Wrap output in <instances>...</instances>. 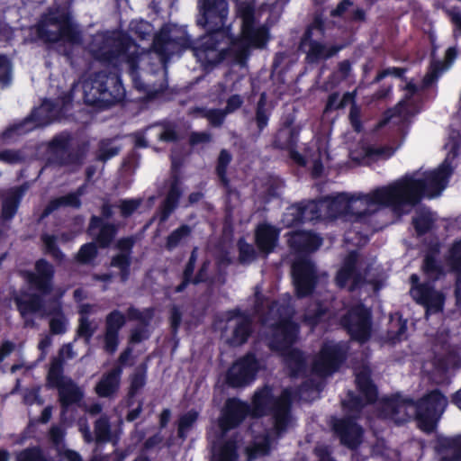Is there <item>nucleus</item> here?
Wrapping results in <instances>:
<instances>
[{
    "label": "nucleus",
    "instance_id": "79ce46f5",
    "mask_svg": "<svg viewBox=\"0 0 461 461\" xmlns=\"http://www.w3.org/2000/svg\"><path fill=\"white\" fill-rule=\"evenodd\" d=\"M328 307L317 301L312 308H308L303 314V321L310 327L315 328L328 313Z\"/></svg>",
    "mask_w": 461,
    "mask_h": 461
},
{
    "label": "nucleus",
    "instance_id": "39448f33",
    "mask_svg": "<svg viewBox=\"0 0 461 461\" xmlns=\"http://www.w3.org/2000/svg\"><path fill=\"white\" fill-rule=\"evenodd\" d=\"M55 268L45 258L36 260L34 271H27L25 279L27 283L39 293L28 294L27 298L17 296L14 298L16 309L24 320L25 327H32L33 320L27 319L29 314H35L44 308L43 296L49 295L53 291Z\"/></svg>",
    "mask_w": 461,
    "mask_h": 461
},
{
    "label": "nucleus",
    "instance_id": "9d476101",
    "mask_svg": "<svg viewBox=\"0 0 461 461\" xmlns=\"http://www.w3.org/2000/svg\"><path fill=\"white\" fill-rule=\"evenodd\" d=\"M64 358L61 355L51 359L47 374V384L59 390V400L63 409L77 404L83 399L81 389L71 380L64 381Z\"/></svg>",
    "mask_w": 461,
    "mask_h": 461
},
{
    "label": "nucleus",
    "instance_id": "774afa93",
    "mask_svg": "<svg viewBox=\"0 0 461 461\" xmlns=\"http://www.w3.org/2000/svg\"><path fill=\"white\" fill-rule=\"evenodd\" d=\"M358 254L356 250L350 251L342 262L340 267L350 270L354 273H360L357 268Z\"/></svg>",
    "mask_w": 461,
    "mask_h": 461
},
{
    "label": "nucleus",
    "instance_id": "4d7b16f0",
    "mask_svg": "<svg viewBox=\"0 0 461 461\" xmlns=\"http://www.w3.org/2000/svg\"><path fill=\"white\" fill-rule=\"evenodd\" d=\"M239 248V261L241 264H249L257 258V252L254 247L246 242L244 239H240L238 241Z\"/></svg>",
    "mask_w": 461,
    "mask_h": 461
},
{
    "label": "nucleus",
    "instance_id": "ddd939ff",
    "mask_svg": "<svg viewBox=\"0 0 461 461\" xmlns=\"http://www.w3.org/2000/svg\"><path fill=\"white\" fill-rule=\"evenodd\" d=\"M356 386L362 396L349 392L345 406L351 411L359 412L366 405L376 402L378 389L372 380L370 370L367 368H364L356 375Z\"/></svg>",
    "mask_w": 461,
    "mask_h": 461
},
{
    "label": "nucleus",
    "instance_id": "c9c22d12",
    "mask_svg": "<svg viewBox=\"0 0 461 461\" xmlns=\"http://www.w3.org/2000/svg\"><path fill=\"white\" fill-rule=\"evenodd\" d=\"M81 206V200L77 199L76 194L69 193L66 195L57 197L50 201L45 209L43 210L41 218H45L53 212L57 211L61 207H70L74 209H79Z\"/></svg>",
    "mask_w": 461,
    "mask_h": 461
},
{
    "label": "nucleus",
    "instance_id": "0eeeda50",
    "mask_svg": "<svg viewBox=\"0 0 461 461\" xmlns=\"http://www.w3.org/2000/svg\"><path fill=\"white\" fill-rule=\"evenodd\" d=\"M83 91L85 102L99 108L120 102L125 95L118 73L106 70L89 76L83 83Z\"/></svg>",
    "mask_w": 461,
    "mask_h": 461
},
{
    "label": "nucleus",
    "instance_id": "37998d69",
    "mask_svg": "<svg viewBox=\"0 0 461 461\" xmlns=\"http://www.w3.org/2000/svg\"><path fill=\"white\" fill-rule=\"evenodd\" d=\"M199 418V412L194 409L189 410L180 415L177 420V437L185 439L188 432L193 429Z\"/></svg>",
    "mask_w": 461,
    "mask_h": 461
},
{
    "label": "nucleus",
    "instance_id": "8fccbe9b",
    "mask_svg": "<svg viewBox=\"0 0 461 461\" xmlns=\"http://www.w3.org/2000/svg\"><path fill=\"white\" fill-rule=\"evenodd\" d=\"M445 302V294L441 291H438L426 303H423L421 306L425 308L426 315L438 314L443 312Z\"/></svg>",
    "mask_w": 461,
    "mask_h": 461
},
{
    "label": "nucleus",
    "instance_id": "ea45409f",
    "mask_svg": "<svg viewBox=\"0 0 461 461\" xmlns=\"http://www.w3.org/2000/svg\"><path fill=\"white\" fill-rule=\"evenodd\" d=\"M352 281L348 286V291H355L362 282L360 273H354L350 270L340 267L335 276V284L339 289H344L348 281Z\"/></svg>",
    "mask_w": 461,
    "mask_h": 461
},
{
    "label": "nucleus",
    "instance_id": "dca6fc26",
    "mask_svg": "<svg viewBox=\"0 0 461 461\" xmlns=\"http://www.w3.org/2000/svg\"><path fill=\"white\" fill-rule=\"evenodd\" d=\"M58 110L53 102L45 100L32 112L30 118L8 127L3 132V137L11 138L14 133L23 134L35 127L47 125L56 118Z\"/></svg>",
    "mask_w": 461,
    "mask_h": 461
},
{
    "label": "nucleus",
    "instance_id": "b1692460",
    "mask_svg": "<svg viewBox=\"0 0 461 461\" xmlns=\"http://www.w3.org/2000/svg\"><path fill=\"white\" fill-rule=\"evenodd\" d=\"M26 192L24 185L14 186L0 192L2 200L1 221L7 222L16 214L20 202Z\"/></svg>",
    "mask_w": 461,
    "mask_h": 461
},
{
    "label": "nucleus",
    "instance_id": "6e6552de",
    "mask_svg": "<svg viewBox=\"0 0 461 461\" xmlns=\"http://www.w3.org/2000/svg\"><path fill=\"white\" fill-rule=\"evenodd\" d=\"M324 32V23L321 16L316 15L312 23L303 33L300 49L306 53V59L310 63H316L321 59H328L341 50L344 45H327L318 41Z\"/></svg>",
    "mask_w": 461,
    "mask_h": 461
},
{
    "label": "nucleus",
    "instance_id": "f257e3e1",
    "mask_svg": "<svg viewBox=\"0 0 461 461\" xmlns=\"http://www.w3.org/2000/svg\"><path fill=\"white\" fill-rule=\"evenodd\" d=\"M197 7L196 23L207 33L194 42L183 27L165 25L153 40L156 62H151L149 53L140 54L130 37L116 32L95 34L88 50L95 59L115 68L125 65L135 87L154 95L167 87L165 64L172 55L191 49L201 63L215 65L224 59L228 50L241 59L249 55V47L262 48L267 41L268 30L258 23L255 9L249 3L238 5L242 20L241 40H234L225 28L229 14L227 0H199Z\"/></svg>",
    "mask_w": 461,
    "mask_h": 461
},
{
    "label": "nucleus",
    "instance_id": "6e6d98bb",
    "mask_svg": "<svg viewBox=\"0 0 461 461\" xmlns=\"http://www.w3.org/2000/svg\"><path fill=\"white\" fill-rule=\"evenodd\" d=\"M70 136L68 133H60L55 136L50 142V149L57 158L60 154L69 149Z\"/></svg>",
    "mask_w": 461,
    "mask_h": 461
},
{
    "label": "nucleus",
    "instance_id": "4468645a",
    "mask_svg": "<svg viewBox=\"0 0 461 461\" xmlns=\"http://www.w3.org/2000/svg\"><path fill=\"white\" fill-rule=\"evenodd\" d=\"M270 330L268 348L274 352L283 353L296 342L300 327L292 318L284 317L273 323Z\"/></svg>",
    "mask_w": 461,
    "mask_h": 461
},
{
    "label": "nucleus",
    "instance_id": "7ed1b4c3",
    "mask_svg": "<svg viewBox=\"0 0 461 461\" xmlns=\"http://www.w3.org/2000/svg\"><path fill=\"white\" fill-rule=\"evenodd\" d=\"M447 405V398L438 388L427 392L417 400L410 397L393 398L386 403L393 419L399 424L409 420L407 409L413 408L418 428L427 434L436 430Z\"/></svg>",
    "mask_w": 461,
    "mask_h": 461
},
{
    "label": "nucleus",
    "instance_id": "864d4df0",
    "mask_svg": "<svg viewBox=\"0 0 461 461\" xmlns=\"http://www.w3.org/2000/svg\"><path fill=\"white\" fill-rule=\"evenodd\" d=\"M438 290L435 289L430 281L423 282L419 285L418 289L414 288V292L411 294L412 299L420 305L426 303L429 298L435 294Z\"/></svg>",
    "mask_w": 461,
    "mask_h": 461
},
{
    "label": "nucleus",
    "instance_id": "cd10ccee",
    "mask_svg": "<svg viewBox=\"0 0 461 461\" xmlns=\"http://www.w3.org/2000/svg\"><path fill=\"white\" fill-rule=\"evenodd\" d=\"M182 194V190L177 179H175L168 190V193L160 207L158 213L153 217L151 221H158V228H163L162 224L167 220L169 215L177 207L179 198Z\"/></svg>",
    "mask_w": 461,
    "mask_h": 461
},
{
    "label": "nucleus",
    "instance_id": "5701e85b",
    "mask_svg": "<svg viewBox=\"0 0 461 461\" xmlns=\"http://www.w3.org/2000/svg\"><path fill=\"white\" fill-rule=\"evenodd\" d=\"M291 249L298 256H308L322 245V238L318 232H287Z\"/></svg>",
    "mask_w": 461,
    "mask_h": 461
},
{
    "label": "nucleus",
    "instance_id": "f8f14e48",
    "mask_svg": "<svg viewBox=\"0 0 461 461\" xmlns=\"http://www.w3.org/2000/svg\"><path fill=\"white\" fill-rule=\"evenodd\" d=\"M260 370V362L255 353L248 352L229 367L225 382L230 388H241L250 384Z\"/></svg>",
    "mask_w": 461,
    "mask_h": 461
},
{
    "label": "nucleus",
    "instance_id": "423d86ee",
    "mask_svg": "<svg viewBox=\"0 0 461 461\" xmlns=\"http://www.w3.org/2000/svg\"><path fill=\"white\" fill-rule=\"evenodd\" d=\"M38 37L44 42L62 41L71 45L82 42L81 32L72 21L70 13L61 6L50 7L36 24Z\"/></svg>",
    "mask_w": 461,
    "mask_h": 461
},
{
    "label": "nucleus",
    "instance_id": "bb28decb",
    "mask_svg": "<svg viewBox=\"0 0 461 461\" xmlns=\"http://www.w3.org/2000/svg\"><path fill=\"white\" fill-rule=\"evenodd\" d=\"M415 230H431L433 229H449L456 228V221L438 219L429 210L423 209L417 212L412 220Z\"/></svg>",
    "mask_w": 461,
    "mask_h": 461
},
{
    "label": "nucleus",
    "instance_id": "3c124183",
    "mask_svg": "<svg viewBox=\"0 0 461 461\" xmlns=\"http://www.w3.org/2000/svg\"><path fill=\"white\" fill-rule=\"evenodd\" d=\"M94 432L97 443H105L111 439V425L106 417L98 418L94 424Z\"/></svg>",
    "mask_w": 461,
    "mask_h": 461
},
{
    "label": "nucleus",
    "instance_id": "f03ea898",
    "mask_svg": "<svg viewBox=\"0 0 461 461\" xmlns=\"http://www.w3.org/2000/svg\"><path fill=\"white\" fill-rule=\"evenodd\" d=\"M453 169L446 159L437 169L407 174L393 183L367 194H339L321 204L330 218L371 224L384 213V208L400 217L409 213L423 197L438 196L447 187Z\"/></svg>",
    "mask_w": 461,
    "mask_h": 461
},
{
    "label": "nucleus",
    "instance_id": "4be33fe9",
    "mask_svg": "<svg viewBox=\"0 0 461 461\" xmlns=\"http://www.w3.org/2000/svg\"><path fill=\"white\" fill-rule=\"evenodd\" d=\"M320 206L315 202H309L305 205H294L287 208L283 215L285 228H294L303 221H311L320 218Z\"/></svg>",
    "mask_w": 461,
    "mask_h": 461
},
{
    "label": "nucleus",
    "instance_id": "a19ab883",
    "mask_svg": "<svg viewBox=\"0 0 461 461\" xmlns=\"http://www.w3.org/2000/svg\"><path fill=\"white\" fill-rule=\"evenodd\" d=\"M84 158L85 152L78 148L77 149H67V152L60 154L56 159L60 166L75 170L82 166Z\"/></svg>",
    "mask_w": 461,
    "mask_h": 461
},
{
    "label": "nucleus",
    "instance_id": "de8ad7c7",
    "mask_svg": "<svg viewBox=\"0 0 461 461\" xmlns=\"http://www.w3.org/2000/svg\"><path fill=\"white\" fill-rule=\"evenodd\" d=\"M194 113H197L199 116L207 119L210 125L215 128L223 124L227 115L223 109L196 108Z\"/></svg>",
    "mask_w": 461,
    "mask_h": 461
},
{
    "label": "nucleus",
    "instance_id": "1a4fd4ad",
    "mask_svg": "<svg viewBox=\"0 0 461 461\" xmlns=\"http://www.w3.org/2000/svg\"><path fill=\"white\" fill-rule=\"evenodd\" d=\"M349 346L344 341H324L312 362V371L320 376H330L337 373L346 363Z\"/></svg>",
    "mask_w": 461,
    "mask_h": 461
},
{
    "label": "nucleus",
    "instance_id": "603ef678",
    "mask_svg": "<svg viewBox=\"0 0 461 461\" xmlns=\"http://www.w3.org/2000/svg\"><path fill=\"white\" fill-rule=\"evenodd\" d=\"M41 240L44 244L46 254L50 255L56 261L61 262L64 260L65 255L60 250L55 236L43 232Z\"/></svg>",
    "mask_w": 461,
    "mask_h": 461
},
{
    "label": "nucleus",
    "instance_id": "aec40b11",
    "mask_svg": "<svg viewBox=\"0 0 461 461\" xmlns=\"http://www.w3.org/2000/svg\"><path fill=\"white\" fill-rule=\"evenodd\" d=\"M135 240L132 237L122 238L115 248L120 251L113 256L110 261V267L120 270L119 276L122 283L129 280L131 276V254Z\"/></svg>",
    "mask_w": 461,
    "mask_h": 461
},
{
    "label": "nucleus",
    "instance_id": "bf43d9fd",
    "mask_svg": "<svg viewBox=\"0 0 461 461\" xmlns=\"http://www.w3.org/2000/svg\"><path fill=\"white\" fill-rule=\"evenodd\" d=\"M257 125L258 130L261 131L267 125L268 122V113L266 108V95L262 94L256 110V117H255Z\"/></svg>",
    "mask_w": 461,
    "mask_h": 461
},
{
    "label": "nucleus",
    "instance_id": "e433bc0d",
    "mask_svg": "<svg viewBox=\"0 0 461 461\" xmlns=\"http://www.w3.org/2000/svg\"><path fill=\"white\" fill-rule=\"evenodd\" d=\"M421 270L429 281L434 283L446 276L444 266L439 258L423 257Z\"/></svg>",
    "mask_w": 461,
    "mask_h": 461
},
{
    "label": "nucleus",
    "instance_id": "5fc2aeb1",
    "mask_svg": "<svg viewBox=\"0 0 461 461\" xmlns=\"http://www.w3.org/2000/svg\"><path fill=\"white\" fill-rule=\"evenodd\" d=\"M125 317L129 321H138L147 327L153 317V309L147 308L141 312L134 306H130L126 311Z\"/></svg>",
    "mask_w": 461,
    "mask_h": 461
},
{
    "label": "nucleus",
    "instance_id": "2f4dec72",
    "mask_svg": "<svg viewBox=\"0 0 461 461\" xmlns=\"http://www.w3.org/2000/svg\"><path fill=\"white\" fill-rule=\"evenodd\" d=\"M62 295L63 294L61 293L50 300L51 303L55 304L50 309V314L56 315L50 320V330L54 335H61L67 331V321L60 303Z\"/></svg>",
    "mask_w": 461,
    "mask_h": 461
},
{
    "label": "nucleus",
    "instance_id": "e2e57ef3",
    "mask_svg": "<svg viewBox=\"0 0 461 461\" xmlns=\"http://www.w3.org/2000/svg\"><path fill=\"white\" fill-rule=\"evenodd\" d=\"M12 78V63L5 55H0V83L8 85Z\"/></svg>",
    "mask_w": 461,
    "mask_h": 461
},
{
    "label": "nucleus",
    "instance_id": "473e14b6",
    "mask_svg": "<svg viewBox=\"0 0 461 461\" xmlns=\"http://www.w3.org/2000/svg\"><path fill=\"white\" fill-rule=\"evenodd\" d=\"M238 450L237 440L233 438H227L214 448L211 461H238Z\"/></svg>",
    "mask_w": 461,
    "mask_h": 461
},
{
    "label": "nucleus",
    "instance_id": "f704fd0d",
    "mask_svg": "<svg viewBox=\"0 0 461 461\" xmlns=\"http://www.w3.org/2000/svg\"><path fill=\"white\" fill-rule=\"evenodd\" d=\"M148 365L143 362L138 365L130 375L128 387L130 398H135L147 384Z\"/></svg>",
    "mask_w": 461,
    "mask_h": 461
},
{
    "label": "nucleus",
    "instance_id": "a18cd8bd",
    "mask_svg": "<svg viewBox=\"0 0 461 461\" xmlns=\"http://www.w3.org/2000/svg\"><path fill=\"white\" fill-rule=\"evenodd\" d=\"M446 262L450 272L461 274V239L455 240L448 249Z\"/></svg>",
    "mask_w": 461,
    "mask_h": 461
},
{
    "label": "nucleus",
    "instance_id": "c756f323",
    "mask_svg": "<svg viewBox=\"0 0 461 461\" xmlns=\"http://www.w3.org/2000/svg\"><path fill=\"white\" fill-rule=\"evenodd\" d=\"M198 258V248L194 247V249L191 251L190 257L184 267V270L182 272L181 276V283L177 285H176L173 288H167L165 291V294L167 296H169L170 294H180L185 291V289L188 287L189 285H192L193 279L194 277V272Z\"/></svg>",
    "mask_w": 461,
    "mask_h": 461
},
{
    "label": "nucleus",
    "instance_id": "4c0bfd02",
    "mask_svg": "<svg viewBox=\"0 0 461 461\" xmlns=\"http://www.w3.org/2000/svg\"><path fill=\"white\" fill-rule=\"evenodd\" d=\"M281 232H255V243L260 253L266 257L272 253L278 244Z\"/></svg>",
    "mask_w": 461,
    "mask_h": 461
},
{
    "label": "nucleus",
    "instance_id": "393cba45",
    "mask_svg": "<svg viewBox=\"0 0 461 461\" xmlns=\"http://www.w3.org/2000/svg\"><path fill=\"white\" fill-rule=\"evenodd\" d=\"M122 368L113 366L111 370L105 372L95 386V393L102 398L113 397L120 388Z\"/></svg>",
    "mask_w": 461,
    "mask_h": 461
},
{
    "label": "nucleus",
    "instance_id": "f3484780",
    "mask_svg": "<svg viewBox=\"0 0 461 461\" xmlns=\"http://www.w3.org/2000/svg\"><path fill=\"white\" fill-rule=\"evenodd\" d=\"M248 416L251 417L250 405L238 397H230L221 411L218 426L222 433H227L240 427Z\"/></svg>",
    "mask_w": 461,
    "mask_h": 461
},
{
    "label": "nucleus",
    "instance_id": "9b49d317",
    "mask_svg": "<svg viewBox=\"0 0 461 461\" xmlns=\"http://www.w3.org/2000/svg\"><path fill=\"white\" fill-rule=\"evenodd\" d=\"M339 323L352 341L366 343L372 336V312L364 303L349 308L340 318Z\"/></svg>",
    "mask_w": 461,
    "mask_h": 461
},
{
    "label": "nucleus",
    "instance_id": "6ab92c4d",
    "mask_svg": "<svg viewBox=\"0 0 461 461\" xmlns=\"http://www.w3.org/2000/svg\"><path fill=\"white\" fill-rule=\"evenodd\" d=\"M332 429L340 443L348 448L355 450L361 445L363 429L353 418L337 419L333 422Z\"/></svg>",
    "mask_w": 461,
    "mask_h": 461
},
{
    "label": "nucleus",
    "instance_id": "72a5a7b5",
    "mask_svg": "<svg viewBox=\"0 0 461 461\" xmlns=\"http://www.w3.org/2000/svg\"><path fill=\"white\" fill-rule=\"evenodd\" d=\"M232 160V155L227 149H221L219 153L216 161L215 172L219 177L221 184L226 188L230 194H237V190L232 188L230 185V180L227 177V168Z\"/></svg>",
    "mask_w": 461,
    "mask_h": 461
},
{
    "label": "nucleus",
    "instance_id": "412c9836",
    "mask_svg": "<svg viewBox=\"0 0 461 461\" xmlns=\"http://www.w3.org/2000/svg\"><path fill=\"white\" fill-rule=\"evenodd\" d=\"M126 323L125 315L119 310H113L105 318L104 348L109 354H113L119 345V332Z\"/></svg>",
    "mask_w": 461,
    "mask_h": 461
},
{
    "label": "nucleus",
    "instance_id": "7c9ffc66",
    "mask_svg": "<svg viewBox=\"0 0 461 461\" xmlns=\"http://www.w3.org/2000/svg\"><path fill=\"white\" fill-rule=\"evenodd\" d=\"M253 333L252 317H245L238 320L229 339V344L233 347H240L246 344Z\"/></svg>",
    "mask_w": 461,
    "mask_h": 461
},
{
    "label": "nucleus",
    "instance_id": "c85d7f7f",
    "mask_svg": "<svg viewBox=\"0 0 461 461\" xmlns=\"http://www.w3.org/2000/svg\"><path fill=\"white\" fill-rule=\"evenodd\" d=\"M278 354L283 357L284 364L288 369L290 377H298L305 373L307 363L303 350L297 348H290L287 351Z\"/></svg>",
    "mask_w": 461,
    "mask_h": 461
},
{
    "label": "nucleus",
    "instance_id": "c03bdc74",
    "mask_svg": "<svg viewBox=\"0 0 461 461\" xmlns=\"http://www.w3.org/2000/svg\"><path fill=\"white\" fill-rule=\"evenodd\" d=\"M147 131H155L158 139L161 141L173 142L178 140L176 126L172 122L160 123L148 128Z\"/></svg>",
    "mask_w": 461,
    "mask_h": 461
},
{
    "label": "nucleus",
    "instance_id": "338daca9",
    "mask_svg": "<svg viewBox=\"0 0 461 461\" xmlns=\"http://www.w3.org/2000/svg\"><path fill=\"white\" fill-rule=\"evenodd\" d=\"M117 233L118 232H97L95 241L93 242L96 244L97 249H106L113 243Z\"/></svg>",
    "mask_w": 461,
    "mask_h": 461
},
{
    "label": "nucleus",
    "instance_id": "680f3d73",
    "mask_svg": "<svg viewBox=\"0 0 461 461\" xmlns=\"http://www.w3.org/2000/svg\"><path fill=\"white\" fill-rule=\"evenodd\" d=\"M141 199H123L120 200L117 207L120 209L123 217H128L133 213L141 204Z\"/></svg>",
    "mask_w": 461,
    "mask_h": 461
},
{
    "label": "nucleus",
    "instance_id": "20e7f679",
    "mask_svg": "<svg viewBox=\"0 0 461 461\" xmlns=\"http://www.w3.org/2000/svg\"><path fill=\"white\" fill-rule=\"evenodd\" d=\"M249 405L252 418L272 417L273 433L276 438H282L288 431L293 420V400L289 390L276 396L272 387L265 384L255 391Z\"/></svg>",
    "mask_w": 461,
    "mask_h": 461
},
{
    "label": "nucleus",
    "instance_id": "a211bd4d",
    "mask_svg": "<svg viewBox=\"0 0 461 461\" xmlns=\"http://www.w3.org/2000/svg\"><path fill=\"white\" fill-rule=\"evenodd\" d=\"M402 90L405 92L403 98L393 109L387 112L386 121L395 120L394 122L408 121L420 112V98L416 96L419 87L410 81Z\"/></svg>",
    "mask_w": 461,
    "mask_h": 461
},
{
    "label": "nucleus",
    "instance_id": "0e129e2a",
    "mask_svg": "<svg viewBox=\"0 0 461 461\" xmlns=\"http://www.w3.org/2000/svg\"><path fill=\"white\" fill-rule=\"evenodd\" d=\"M182 312L180 311L179 307L176 305H173L170 309V316H169V323H170V329L171 333L173 335H176L178 332V330L180 328L181 322H182Z\"/></svg>",
    "mask_w": 461,
    "mask_h": 461
},
{
    "label": "nucleus",
    "instance_id": "052dcab7",
    "mask_svg": "<svg viewBox=\"0 0 461 461\" xmlns=\"http://www.w3.org/2000/svg\"><path fill=\"white\" fill-rule=\"evenodd\" d=\"M95 331V329L92 327L88 318L86 316H81L79 318V323L77 330V336L85 339L86 342H89Z\"/></svg>",
    "mask_w": 461,
    "mask_h": 461
},
{
    "label": "nucleus",
    "instance_id": "49530a36",
    "mask_svg": "<svg viewBox=\"0 0 461 461\" xmlns=\"http://www.w3.org/2000/svg\"><path fill=\"white\" fill-rule=\"evenodd\" d=\"M16 461H54L40 446L28 447L16 455Z\"/></svg>",
    "mask_w": 461,
    "mask_h": 461
},
{
    "label": "nucleus",
    "instance_id": "a878e982",
    "mask_svg": "<svg viewBox=\"0 0 461 461\" xmlns=\"http://www.w3.org/2000/svg\"><path fill=\"white\" fill-rule=\"evenodd\" d=\"M433 447L439 455L451 453V456H443L442 461H461V434L453 437L437 435Z\"/></svg>",
    "mask_w": 461,
    "mask_h": 461
},
{
    "label": "nucleus",
    "instance_id": "2eb2a0df",
    "mask_svg": "<svg viewBox=\"0 0 461 461\" xmlns=\"http://www.w3.org/2000/svg\"><path fill=\"white\" fill-rule=\"evenodd\" d=\"M292 277L295 294L300 299L311 296L319 281L315 266L308 258H301L292 265Z\"/></svg>",
    "mask_w": 461,
    "mask_h": 461
},
{
    "label": "nucleus",
    "instance_id": "58836bf2",
    "mask_svg": "<svg viewBox=\"0 0 461 461\" xmlns=\"http://www.w3.org/2000/svg\"><path fill=\"white\" fill-rule=\"evenodd\" d=\"M299 140V129L296 127H285L281 129L276 139V144L281 149L294 151Z\"/></svg>",
    "mask_w": 461,
    "mask_h": 461
},
{
    "label": "nucleus",
    "instance_id": "69168bd1",
    "mask_svg": "<svg viewBox=\"0 0 461 461\" xmlns=\"http://www.w3.org/2000/svg\"><path fill=\"white\" fill-rule=\"evenodd\" d=\"M212 141V134L208 131H192L189 134V144L196 146L205 144Z\"/></svg>",
    "mask_w": 461,
    "mask_h": 461
},
{
    "label": "nucleus",
    "instance_id": "09e8293b",
    "mask_svg": "<svg viewBox=\"0 0 461 461\" xmlns=\"http://www.w3.org/2000/svg\"><path fill=\"white\" fill-rule=\"evenodd\" d=\"M98 256L97 246L94 242L83 244L76 254L75 259L81 265H90Z\"/></svg>",
    "mask_w": 461,
    "mask_h": 461
},
{
    "label": "nucleus",
    "instance_id": "13d9d810",
    "mask_svg": "<svg viewBox=\"0 0 461 461\" xmlns=\"http://www.w3.org/2000/svg\"><path fill=\"white\" fill-rule=\"evenodd\" d=\"M121 148L113 144L110 140H104L99 143V149L97 158L101 161L105 162L109 158L116 156Z\"/></svg>",
    "mask_w": 461,
    "mask_h": 461
}]
</instances>
